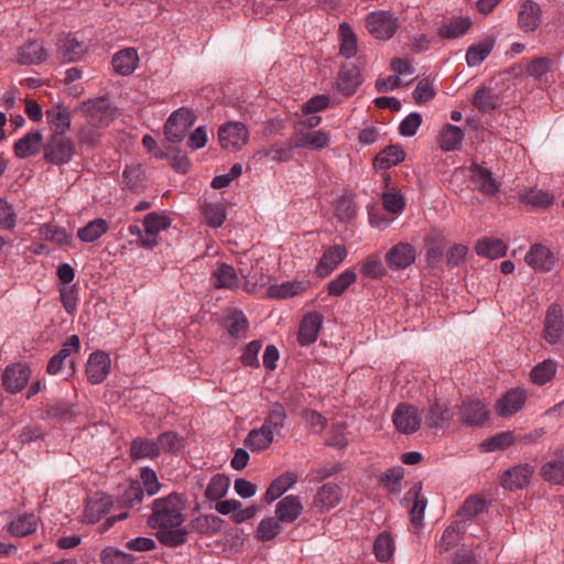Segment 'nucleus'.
<instances>
[{"instance_id":"nucleus-1","label":"nucleus","mask_w":564,"mask_h":564,"mask_svg":"<svg viewBox=\"0 0 564 564\" xmlns=\"http://www.w3.org/2000/svg\"><path fill=\"white\" fill-rule=\"evenodd\" d=\"M187 498L183 494L171 492L152 502V514L148 524L152 529L162 527H180L185 521L183 511L186 509Z\"/></svg>"},{"instance_id":"nucleus-2","label":"nucleus","mask_w":564,"mask_h":564,"mask_svg":"<svg viewBox=\"0 0 564 564\" xmlns=\"http://www.w3.org/2000/svg\"><path fill=\"white\" fill-rule=\"evenodd\" d=\"M75 153L76 144L66 134H51L43 144V159L54 165L69 163Z\"/></svg>"},{"instance_id":"nucleus-3","label":"nucleus","mask_w":564,"mask_h":564,"mask_svg":"<svg viewBox=\"0 0 564 564\" xmlns=\"http://www.w3.org/2000/svg\"><path fill=\"white\" fill-rule=\"evenodd\" d=\"M195 122V115L188 108L173 111L164 124V135L170 143H180Z\"/></svg>"},{"instance_id":"nucleus-4","label":"nucleus","mask_w":564,"mask_h":564,"mask_svg":"<svg viewBox=\"0 0 564 564\" xmlns=\"http://www.w3.org/2000/svg\"><path fill=\"white\" fill-rule=\"evenodd\" d=\"M392 422L397 431L409 435L420 430L422 425V415L419 408L403 402L399 403L394 409L392 413Z\"/></svg>"},{"instance_id":"nucleus-5","label":"nucleus","mask_w":564,"mask_h":564,"mask_svg":"<svg viewBox=\"0 0 564 564\" xmlns=\"http://www.w3.org/2000/svg\"><path fill=\"white\" fill-rule=\"evenodd\" d=\"M218 139L223 149L237 151L248 142L249 132L241 122H227L219 127Z\"/></svg>"},{"instance_id":"nucleus-6","label":"nucleus","mask_w":564,"mask_h":564,"mask_svg":"<svg viewBox=\"0 0 564 564\" xmlns=\"http://www.w3.org/2000/svg\"><path fill=\"white\" fill-rule=\"evenodd\" d=\"M415 260V248L405 241L393 245L384 256V261L392 271L404 270L412 265Z\"/></svg>"},{"instance_id":"nucleus-7","label":"nucleus","mask_w":564,"mask_h":564,"mask_svg":"<svg viewBox=\"0 0 564 564\" xmlns=\"http://www.w3.org/2000/svg\"><path fill=\"white\" fill-rule=\"evenodd\" d=\"M369 33L378 40L391 39L397 29V20L388 12H371L366 19Z\"/></svg>"},{"instance_id":"nucleus-8","label":"nucleus","mask_w":564,"mask_h":564,"mask_svg":"<svg viewBox=\"0 0 564 564\" xmlns=\"http://www.w3.org/2000/svg\"><path fill=\"white\" fill-rule=\"evenodd\" d=\"M364 83V76L358 66L352 63H344L336 78V89L346 98L356 94Z\"/></svg>"},{"instance_id":"nucleus-9","label":"nucleus","mask_w":564,"mask_h":564,"mask_svg":"<svg viewBox=\"0 0 564 564\" xmlns=\"http://www.w3.org/2000/svg\"><path fill=\"white\" fill-rule=\"evenodd\" d=\"M453 412L445 402L440 399L429 401V405L424 411L425 424L429 429L446 430L453 420Z\"/></svg>"},{"instance_id":"nucleus-10","label":"nucleus","mask_w":564,"mask_h":564,"mask_svg":"<svg viewBox=\"0 0 564 564\" xmlns=\"http://www.w3.org/2000/svg\"><path fill=\"white\" fill-rule=\"evenodd\" d=\"M113 506V500L110 495L96 492L88 497L83 513L84 522L88 524L97 523L104 516H106Z\"/></svg>"},{"instance_id":"nucleus-11","label":"nucleus","mask_w":564,"mask_h":564,"mask_svg":"<svg viewBox=\"0 0 564 564\" xmlns=\"http://www.w3.org/2000/svg\"><path fill=\"white\" fill-rule=\"evenodd\" d=\"M31 369L25 364L8 366L2 375V386L10 393L20 392L28 384Z\"/></svg>"},{"instance_id":"nucleus-12","label":"nucleus","mask_w":564,"mask_h":564,"mask_svg":"<svg viewBox=\"0 0 564 564\" xmlns=\"http://www.w3.org/2000/svg\"><path fill=\"white\" fill-rule=\"evenodd\" d=\"M323 321V314L316 311L308 312L303 316L297 334V341L301 346H310L317 340Z\"/></svg>"},{"instance_id":"nucleus-13","label":"nucleus","mask_w":564,"mask_h":564,"mask_svg":"<svg viewBox=\"0 0 564 564\" xmlns=\"http://www.w3.org/2000/svg\"><path fill=\"white\" fill-rule=\"evenodd\" d=\"M348 250L344 245H333L326 249L315 269L319 278L328 276L347 257Z\"/></svg>"},{"instance_id":"nucleus-14","label":"nucleus","mask_w":564,"mask_h":564,"mask_svg":"<svg viewBox=\"0 0 564 564\" xmlns=\"http://www.w3.org/2000/svg\"><path fill=\"white\" fill-rule=\"evenodd\" d=\"M57 56L63 63H72L79 61L86 53L87 46L83 41L72 34H65L58 39L57 43Z\"/></svg>"},{"instance_id":"nucleus-15","label":"nucleus","mask_w":564,"mask_h":564,"mask_svg":"<svg viewBox=\"0 0 564 564\" xmlns=\"http://www.w3.org/2000/svg\"><path fill=\"white\" fill-rule=\"evenodd\" d=\"M89 123L95 127H105L112 120L111 107L105 97L88 100L83 104Z\"/></svg>"},{"instance_id":"nucleus-16","label":"nucleus","mask_w":564,"mask_h":564,"mask_svg":"<svg viewBox=\"0 0 564 564\" xmlns=\"http://www.w3.org/2000/svg\"><path fill=\"white\" fill-rule=\"evenodd\" d=\"M460 421L469 426H476L484 424L488 416L489 412L486 409L485 404L475 399H466L463 400L462 404L458 406Z\"/></svg>"},{"instance_id":"nucleus-17","label":"nucleus","mask_w":564,"mask_h":564,"mask_svg":"<svg viewBox=\"0 0 564 564\" xmlns=\"http://www.w3.org/2000/svg\"><path fill=\"white\" fill-rule=\"evenodd\" d=\"M110 371V358L105 351L93 352L87 361L86 373L88 381L93 384L101 383Z\"/></svg>"},{"instance_id":"nucleus-18","label":"nucleus","mask_w":564,"mask_h":564,"mask_svg":"<svg viewBox=\"0 0 564 564\" xmlns=\"http://www.w3.org/2000/svg\"><path fill=\"white\" fill-rule=\"evenodd\" d=\"M534 468L530 464H520L507 469L501 476V486L509 490H518L527 486Z\"/></svg>"},{"instance_id":"nucleus-19","label":"nucleus","mask_w":564,"mask_h":564,"mask_svg":"<svg viewBox=\"0 0 564 564\" xmlns=\"http://www.w3.org/2000/svg\"><path fill=\"white\" fill-rule=\"evenodd\" d=\"M542 22V10L540 6L527 0L520 4L518 11V25L524 32L535 31Z\"/></svg>"},{"instance_id":"nucleus-20","label":"nucleus","mask_w":564,"mask_h":564,"mask_svg":"<svg viewBox=\"0 0 564 564\" xmlns=\"http://www.w3.org/2000/svg\"><path fill=\"white\" fill-rule=\"evenodd\" d=\"M469 170L471 173L470 181L480 193L487 196H494L499 192V185L488 169L474 162Z\"/></svg>"},{"instance_id":"nucleus-21","label":"nucleus","mask_w":564,"mask_h":564,"mask_svg":"<svg viewBox=\"0 0 564 564\" xmlns=\"http://www.w3.org/2000/svg\"><path fill=\"white\" fill-rule=\"evenodd\" d=\"M527 400V393L522 389L507 391L497 402L496 411L499 416L507 417L522 409Z\"/></svg>"},{"instance_id":"nucleus-22","label":"nucleus","mask_w":564,"mask_h":564,"mask_svg":"<svg viewBox=\"0 0 564 564\" xmlns=\"http://www.w3.org/2000/svg\"><path fill=\"white\" fill-rule=\"evenodd\" d=\"M563 333V314L558 304H552L544 319V338L550 344H556Z\"/></svg>"},{"instance_id":"nucleus-23","label":"nucleus","mask_w":564,"mask_h":564,"mask_svg":"<svg viewBox=\"0 0 564 564\" xmlns=\"http://www.w3.org/2000/svg\"><path fill=\"white\" fill-rule=\"evenodd\" d=\"M541 477L551 484H564V447L555 449L553 457L542 465Z\"/></svg>"},{"instance_id":"nucleus-24","label":"nucleus","mask_w":564,"mask_h":564,"mask_svg":"<svg viewBox=\"0 0 564 564\" xmlns=\"http://www.w3.org/2000/svg\"><path fill=\"white\" fill-rule=\"evenodd\" d=\"M303 512V503L296 495L282 498L275 506V517L281 523L294 522Z\"/></svg>"},{"instance_id":"nucleus-25","label":"nucleus","mask_w":564,"mask_h":564,"mask_svg":"<svg viewBox=\"0 0 564 564\" xmlns=\"http://www.w3.org/2000/svg\"><path fill=\"white\" fill-rule=\"evenodd\" d=\"M79 348V337L77 335L69 336L63 344L61 350L48 360L46 371L50 375H57L62 370L65 360L69 358L73 352H78Z\"/></svg>"},{"instance_id":"nucleus-26","label":"nucleus","mask_w":564,"mask_h":564,"mask_svg":"<svg viewBox=\"0 0 564 564\" xmlns=\"http://www.w3.org/2000/svg\"><path fill=\"white\" fill-rule=\"evenodd\" d=\"M525 262L535 271L547 272L554 267V256L549 248L534 245L525 254Z\"/></svg>"},{"instance_id":"nucleus-27","label":"nucleus","mask_w":564,"mask_h":564,"mask_svg":"<svg viewBox=\"0 0 564 564\" xmlns=\"http://www.w3.org/2000/svg\"><path fill=\"white\" fill-rule=\"evenodd\" d=\"M340 501V487L333 482L324 484L314 497V506L324 512L335 508Z\"/></svg>"},{"instance_id":"nucleus-28","label":"nucleus","mask_w":564,"mask_h":564,"mask_svg":"<svg viewBox=\"0 0 564 564\" xmlns=\"http://www.w3.org/2000/svg\"><path fill=\"white\" fill-rule=\"evenodd\" d=\"M404 159L403 148L400 144H390L373 158V167L376 170H388L403 162Z\"/></svg>"},{"instance_id":"nucleus-29","label":"nucleus","mask_w":564,"mask_h":564,"mask_svg":"<svg viewBox=\"0 0 564 564\" xmlns=\"http://www.w3.org/2000/svg\"><path fill=\"white\" fill-rule=\"evenodd\" d=\"M464 138L465 133L459 127L446 123L440 130L437 142L442 151L451 152L460 148Z\"/></svg>"},{"instance_id":"nucleus-30","label":"nucleus","mask_w":564,"mask_h":564,"mask_svg":"<svg viewBox=\"0 0 564 564\" xmlns=\"http://www.w3.org/2000/svg\"><path fill=\"white\" fill-rule=\"evenodd\" d=\"M139 63V55L135 48L128 47L117 52L112 56V66L117 74L128 76L134 72Z\"/></svg>"},{"instance_id":"nucleus-31","label":"nucleus","mask_w":564,"mask_h":564,"mask_svg":"<svg viewBox=\"0 0 564 564\" xmlns=\"http://www.w3.org/2000/svg\"><path fill=\"white\" fill-rule=\"evenodd\" d=\"M46 119L53 129L52 134H66L70 128V113L63 104H56L46 110Z\"/></svg>"},{"instance_id":"nucleus-32","label":"nucleus","mask_w":564,"mask_h":564,"mask_svg":"<svg viewBox=\"0 0 564 564\" xmlns=\"http://www.w3.org/2000/svg\"><path fill=\"white\" fill-rule=\"evenodd\" d=\"M47 58L46 50L37 41H29L19 47L18 63L21 65H37Z\"/></svg>"},{"instance_id":"nucleus-33","label":"nucleus","mask_w":564,"mask_h":564,"mask_svg":"<svg viewBox=\"0 0 564 564\" xmlns=\"http://www.w3.org/2000/svg\"><path fill=\"white\" fill-rule=\"evenodd\" d=\"M129 455L132 460L143 458L154 459L160 456V445L158 441L137 437L131 441Z\"/></svg>"},{"instance_id":"nucleus-34","label":"nucleus","mask_w":564,"mask_h":564,"mask_svg":"<svg viewBox=\"0 0 564 564\" xmlns=\"http://www.w3.org/2000/svg\"><path fill=\"white\" fill-rule=\"evenodd\" d=\"M42 143V133L40 131H32L14 143L13 151L15 156L25 159L39 153L41 147H43Z\"/></svg>"},{"instance_id":"nucleus-35","label":"nucleus","mask_w":564,"mask_h":564,"mask_svg":"<svg viewBox=\"0 0 564 564\" xmlns=\"http://www.w3.org/2000/svg\"><path fill=\"white\" fill-rule=\"evenodd\" d=\"M155 530L158 541L167 547H177L187 542L188 529L185 527H162Z\"/></svg>"},{"instance_id":"nucleus-36","label":"nucleus","mask_w":564,"mask_h":564,"mask_svg":"<svg viewBox=\"0 0 564 564\" xmlns=\"http://www.w3.org/2000/svg\"><path fill=\"white\" fill-rule=\"evenodd\" d=\"M286 420L288 413L285 406L280 402H271L268 406V412L262 425L273 434H280L285 427Z\"/></svg>"},{"instance_id":"nucleus-37","label":"nucleus","mask_w":564,"mask_h":564,"mask_svg":"<svg viewBox=\"0 0 564 564\" xmlns=\"http://www.w3.org/2000/svg\"><path fill=\"white\" fill-rule=\"evenodd\" d=\"M426 249V263L430 268H441L444 259L445 241L441 235L433 234L425 238Z\"/></svg>"},{"instance_id":"nucleus-38","label":"nucleus","mask_w":564,"mask_h":564,"mask_svg":"<svg viewBox=\"0 0 564 564\" xmlns=\"http://www.w3.org/2000/svg\"><path fill=\"white\" fill-rule=\"evenodd\" d=\"M297 481V476L294 473L286 471L275 478L268 487L264 494L267 503H272L279 499L289 488Z\"/></svg>"},{"instance_id":"nucleus-39","label":"nucleus","mask_w":564,"mask_h":564,"mask_svg":"<svg viewBox=\"0 0 564 564\" xmlns=\"http://www.w3.org/2000/svg\"><path fill=\"white\" fill-rule=\"evenodd\" d=\"M496 40L492 36H487L477 44H473L466 52V63L468 66L474 67L480 65L491 53Z\"/></svg>"},{"instance_id":"nucleus-40","label":"nucleus","mask_w":564,"mask_h":564,"mask_svg":"<svg viewBox=\"0 0 564 564\" xmlns=\"http://www.w3.org/2000/svg\"><path fill=\"white\" fill-rule=\"evenodd\" d=\"M329 143V135L324 131L296 132L294 139L295 148H308L313 150H322Z\"/></svg>"},{"instance_id":"nucleus-41","label":"nucleus","mask_w":564,"mask_h":564,"mask_svg":"<svg viewBox=\"0 0 564 564\" xmlns=\"http://www.w3.org/2000/svg\"><path fill=\"white\" fill-rule=\"evenodd\" d=\"M212 283L217 289H234L239 280L232 265L220 263L212 273Z\"/></svg>"},{"instance_id":"nucleus-42","label":"nucleus","mask_w":564,"mask_h":564,"mask_svg":"<svg viewBox=\"0 0 564 564\" xmlns=\"http://www.w3.org/2000/svg\"><path fill=\"white\" fill-rule=\"evenodd\" d=\"M274 440V434L261 426L259 429L251 430L245 438V445L252 452H262L271 446Z\"/></svg>"},{"instance_id":"nucleus-43","label":"nucleus","mask_w":564,"mask_h":564,"mask_svg":"<svg viewBox=\"0 0 564 564\" xmlns=\"http://www.w3.org/2000/svg\"><path fill=\"white\" fill-rule=\"evenodd\" d=\"M225 521L215 514H204L196 517L189 522L192 531L200 534H215L224 528Z\"/></svg>"},{"instance_id":"nucleus-44","label":"nucleus","mask_w":564,"mask_h":564,"mask_svg":"<svg viewBox=\"0 0 564 564\" xmlns=\"http://www.w3.org/2000/svg\"><path fill=\"white\" fill-rule=\"evenodd\" d=\"M473 106L482 113H490L499 106V96L492 89L481 86L473 98Z\"/></svg>"},{"instance_id":"nucleus-45","label":"nucleus","mask_w":564,"mask_h":564,"mask_svg":"<svg viewBox=\"0 0 564 564\" xmlns=\"http://www.w3.org/2000/svg\"><path fill=\"white\" fill-rule=\"evenodd\" d=\"M475 251L478 256L497 259L506 254L507 245L501 239L486 237L477 241Z\"/></svg>"},{"instance_id":"nucleus-46","label":"nucleus","mask_w":564,"mask_h":564,"mask_svg":"<svg viewBox=\"0 0 564 564\" xmlns=\"http://www.w3.org/2000/svg\"><path fill=\"white\" fill-rule=\"evenodd\" d=\"M466 532L465 521H454L443 532L440 540V549L447 552L458 544Z\"/></svg>"},{"instance_id":"nucleus-47","label":"nucleus","mask_w":564,"mask_h":564,"mask_svg":"<svg viewBox=\"0 0 564 564\" xmlns=\"http://www.w3.org/2000/svg\"><path fill=\"white\" fill-rule=\"evenodd\" d=\"M144 171L140 164L127 165L122 172V184L134 193H140L144 189Z\"/></svg>"},{"instance_id":"nucleus-48","label":"nucleus","mask_w":564,"mask_h":564,"mask_svg":"<svg viewBox=\"0 0 564 564\" xmlns=\"http://www.w3.org/2000/svg\"><path fill=\"white\" fill-rule=\"evenodd\" d=\"M109 229L108 223L104 218L90 220L86 226L77 231V237L83 242H94L105 235Z\"/></svg>"},{"instance_id":"nucleus-49","label":"nucleus","mask_w":564,"mask_h":564,"mask_svg":"<svg viewBox=\"0 0 564 564\" xmlns=\"http://www.w3.org/2000/svg\"><path fill=\"white\" fill-rule=\"evenodd\" d=\"M144 489L138 480L131 481L118 498V505L121 508H133L142 502Z\"/></svg>"},{"instance_id":"nucleus-50","label":"nucleus","mask_w":564,"mask_h":564,"mask_svg":"<svg viewBox=\"0 0 564 564\" xmlns=\"http://www.w3.org/2000/svg\"><path fill=\"white\" fill-rule=\"evenodd\" d=\"M471 26L469 18L459 17L451 20L438 29V35L443 39H457L464 35Z\"/></svg>"},{"instance_id":"nucleus-51","label":"nucleus","mask_w":564,"mask_h":564,"mask_svg":"<svg viewBox=\"0 0 564 564\" xmlns=\"http://www.w3.org/2000/svg\"><path fill=\"white\" fill-rule=\"evenodd\" d=\"M340 47L339 53L351 58L357 53V37L350 25L346 22L339 24Z\"/></svg>"},{"instance_id":"nucleus-52","label":"nucleus","mask_w":564,"mask_h":564,"mask_svg":"<svg viewBox=\"0 0 564 564\" xmlns=\"http://www.w3.org/2000/svg\"><path fill=\"white\" fill-rule=\"evenodd\" d=\"M356 280V272L352 269H346L327 284L328 295L340 296Z\"/></svg>"},{"instance_id":"nucleus-53","label":"nucleus","mask_w":564,"mask_h":564,"mask_svg":"<svg viewBox=\"0 0 564 564\" xmlns=\"http://www.w3.org/2000/svg\"><path fill=\"white\" fill-rule=\"evenodd\" d=\"M282 532L281 522L279 519L269 517L262 519L257 527L256 538L261 542L273 540Z\"/></svg>"},{"instance_id":"nucleus-54","label":"nucleus","mask_w":564,"mask_h":564,"mask_svg":"<svg viewBox=\"0 0 564 564\" xmlns=\"http://www.w3.org/2000/svg\"><path fill=\"white\" fill-rule=\"evenodd\" d=\"M394 551V541L390 533L382 532L380 533L373 543V553L376 558L380 562H388Z\"/></svg>"},{"instance_id":"nucleus-55","label":"nucleus","mask_w":564,"mask_h":564,"mask_svg":"<svg viewBox=\"0 0 564 564\" xmlns=\"http://www.w3.org/2000/svg\"><path fill=\"white\" fill-rule=\"evenodd\" d=\"M230 480L223 474H217L212 477L206 490L205 497L210 501H218L228 491Z\"/></svg>"},{"instance_id":"nucleus-56","label":"nucleus","mask_w":564,"mask_h":564,"mask_svg":"<svg viewBox=\"0 0 564 564\" xmlns=\"http://www.w3.org/2000/svg\"><path fill=\"white\" fill-rule=\"evenodd\" d=\"M521 200L535 208H546L553 203V195L549 191L530 188L520 194Z\"/></svg>"},{"instance_id":"nucleus-57","label":"nucleus","mask_w":564,"mask_h":564,"mask_svg":"<svg viewBox=\"0 0 564 564\" xmlns=\"http://www.w3.org/2000/svg\"><path fill=\"white\" fill-rule=\"evenodd\" d=\"M422 486L421 484L414 485L408 492L405 498H413L414 503L411 509V521L414 525H421L424 512L426 509V500L423 498H420Z\"/></svg>"},{"instance_id":"nucleus-58","label":"nucleus","mask_w":564,"mask_h":564,"mask_svg":"<svg viewBox=\"0 0 564 564\" xmlns=\"http://www.w3.org/2000/svg\"><path fill=\"white\" fill-rule=\"evenodd\" d=\"M207 225L219 228L226 220V209L221 203H205L202 207Z\"/></svg>"},{"instance_id":"nucleus-59","label":"nucleus","mask_w":564,"mask_h":564,"mask_svg":"<svg viewBox=\"0 0 564 564\" xmlns=\"http://www.w3.org/2000/svg\"><path fill=\"white\" fill-rule=\"evenodd\" d=\"M37 520L34 514H24L9 523V531L15 536H26L36 531Z\"/></svg>"},{"instance_id":"nucleus-60","label":"nucleus","mask_w":564,"mask_h":564,"mask_svg":"<svg viewBox=\"0 0 564 564\" xmlns=\"http://www.w3.org/2000/svg\"><path fill=\"white\" fill-rule=\"evenodd\" d=\"M556 372V365L554 361L547 359L538 364L530 372L532 382L536 384H545L550 381Z\"/></svg>"},{"instance_id":"nucleus-61","label":"nucleus","mask_w":564,"mask_h":564,"mask_svg":"<svg viewBox=\"0 0 564 564\" xmlns=\"http://www.w3.org/2000/svg\"><path fill=\"white\" fill-rule=\"evenodd\" d=\"M304 291L302 282H285L282 284L271 285L268 290L269 296L274 299H286L297 295Z\"/></svg>"},{"instance_id":"nucleus-62","label":"nucleus","mask_w":564,"mask_h":564,"mask_svg":"<svg viewBox=\"0 0 564 564\" xmlns=\"http://www.w3.org/2000/svg\"><path fill=\"white\" fill-rule=\"evenodd\" d=\"M360 272L366 278L379 279L386 274V269L379 254L368 256L361 263Z\"/></svg>"},{"instance_id":"nucleus-63","label":"nucleus","mask_w":564,"mask_h":564,"mask_svg":"<svg viewBox=\"0 0 564 564\" xmlns=\"http://www.w3.org/2000/svg\"><path fill=\"white\" fill-rule=\"evenodd\" d=\"M158 444L160 445V453H177L183 446V438L174 431L163 432L158 437Z\"/></svg>"},{"instance_id":"nucleus-64","label":"nucleus","mask_w":564,"mask_h":564,"mask_svg":"<svg viewBox=\"0 0 564 564\" xmlns=\"http://www.w3.org/2000/svg\"><path fill=\"white\" fill-rule=\"evenodd\" d=\"M102 564H132L134 557L119 549L109 546L100 553Z\"/></svg>"}]
</instances>
